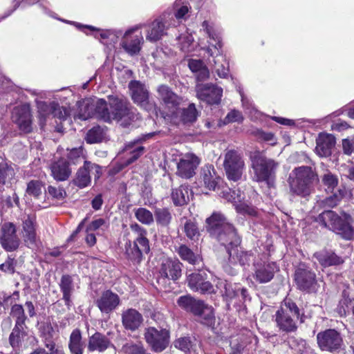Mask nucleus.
Instances as JSON below:
<instances>
[{
	"label": "nucleus",
	"instance_id": "4",
	"mask_svg": "<svg viewBox=\"0 0 354 354\" xmlns=\"http://www.w3.org/2000/svg\"><path fill=\"white\" fill-rule=\"evenodd\" d=\"M317 181V174L308 166L295 168L288 178L290 192L302 197L310 194L313 184Z\"/></svg>",
	"mask_w": 354,
	"mask_h": 354
},
{
	"label": "nucleus",
	"instance_id": "8",
	"mask_svg": "<svg viewBox=\"0 0 354 354\" xmlns=\"http://www.w3.org/2000/svg\"><path fill=\"white\" fill-rule=\"evenodd\" d=\"M21 234L26 246L29 248L38 247L40 243L37 235L38 224L35 213L24 214L21 216Z\"/></svg>",
	"mask_w": 354,
	"mask_h": 354
},
{
	"label": "nucleus",
	"instance_id": "14",
	"mask_svg": "<svg viewBox=\"0 0 354 354\" xmlns=\"http://www.w3.org/2000/svg\"><path fill=\"white\" fill-rule=\"evenodd\" d=\"M129 88L134 103L147 111L154 109V104L149 100V92L145 84L139 81H131Z\"/></svg>",
	"mask_w": 354,
	"mask_h": 354
},
{
	"label": "nucleus",
	"instance_id": "39",
	"mask_svg": "<svg viewBox=\"0 0 354 354\" xmlns=\"http://www.w3.org/2000/svg\"><path fill=\"white\" fill-rule=\"evenodd\" d=\"M354 299L350 297V292L348 287H346L342 291V299H340L337 308V312L341 316H346L351 307L353 306Z\"/></svg>",
	"mask_w": 354,
	"mask_h": 354
},
{
	"label": "nucleus",
	"instance_id": "47",
	"mask_svg": "<svg viewBox=\"0 0 354 354\" xmlns=\"http://www.w3.org/2000/svg\"><path fill=\"white\" fill-rule=\"evenodd\" d=\"M155 218L158 225L166 227L172 220V214L167 208H158L155 211Z\"/></svg>",
	"mask_w": 354,
	"mask_h": 354
},
{
	"label": "nucleus",
	"instance_id": "56",
	"mask_svg": "<svg viewBox=\"0 0 354 354\" xmlns=\"http://www.w3.org/2000/svg\"><path fill=\"white\" fill-rule=\"evenodd\" d=\"M184 232L191 240L197 239L200 235L198 228L195 222L189 220L184 225Z\"/></svg>",
	"mask_w": 354,
	"mask_h": 354
},
{
	"label": "nucleus",
	"instance_id": "36",
	"mask_svg": "<svg viewBox=\"0 0 354 354\" xmlns=\"http://www.w3.org/2000/svg\"><path fill=\"white\" fill-rule=\"evenodd\" d=\"M25 328V326L15 325L12 329L10 335L9 342L13 348H19L25 342L28 336Z\"/></svg>",
	"mask_w": 354,
	"mask_h": 354
},
{
	"label": "nucleus",
	"instance_id": "54",
	"mask_svg": "<svg viewBox=\"0 0 354 354\" xmlns=\"http://www.w3.org/2000/svg\"><path fill=\"white\" fill-rule=\"evenodd\" d=\"M10 315L16 319L15 325L25 326L26 317L24 314L23 306L19 304H15L12 306Z\"/></svg>",
	"mask_w": 354,
	"mask_h": 354
},
{
	"label": "nucleus",
	"instance_id": "5",
	"mask_svg": "<svg viewBox=\"0 0 354 354\" xmlns=\"http://www.w3.org/2000/svg\"><path fill=\"white\" fill-rule=\"evenodd\" d=\"M303 317L296 304L290 299H286L281 308L276 312L275 322L281 330L291 333L297 328L296 319L304 322Z\"/></svg>",
	"mask_w": 354,
	"mask_h": 354
},
{
	"label": "nucleus",
	"instance_id": "59",
	"mask_svg": "<svg viewBox=\"0 0 354 354\" xmlns=\"http://www.w3.org/2000/svg\"><path fill=\"white\" fill-rule=\"evenodd\" d=\"M51 109H53V116L60 120H65L70 114V111L67 108L60 106L55 102L51 103Z\"/></svg>",
	"mask_w": 354,
	"mask_h": 354
},
{
	"label": "nucleus",
	"instance_id": "44",
	"mask_svg": "<svg viewBox=\"0 0 354 354\" xmlns=\"http://www.w3.org/2000/svg\"><path fill=\"white\" fill-rule=\"evenodd\" d=\"M195 316L198 317L202 324L207 326H211L215 319L213 308L204 303H203V308L199 310V314Z\"/></svg>",
	"mask_w": 354,
	"mask_h": 354
},
{
	"label": "nucleus",
	"instance_id": "46",
	"mask_svg": "<svg viewBox=\"0 0 354 354\" xmlns=\"http://www.w3.org/2000/svg\"><path fill=\"white\" fill-rule=\"evenodd\" d=\"M199 113L197 111L195 104H189L187 108H185L181 111L180 118L182 121L187 123L194 122L198 117Z\"/></svg>",
	"mask_w": 354,
	"mask_h": 354
},
{
	"label": "nucleus",
	"instance_id": "28",
	"mask_svg": "<svg viewBox=\"0 0 354 354\" xmlns=\"http://www.w3.org/2000/svg\"><path fill=\"white\" fill-rule=\"evenodd\" d=\"M113 347L110 339L104 335L96 332L89 337L87 348L90 352H104L109 348Z\"/></svg>",
	"mask_w": 354,
	"mask_h": 354
},
{
	"label": "nucleus",
	"instance_id": "11",
	"mask_svg": "<svg viewBox=\"0 0 354 354\" xmlns=\"http://www.w3.org/2000/svg\"><path fill=\"white\" fill-rule=\"evenodd\" d=\"M317 344L324 351L333 352L339 350L343 340L340 334L335 329H327L317 335Z\"/></svg>",
	"mask_w": 354,
	"mask_h": 354
},
{
	"label": "nucleus",
	"instance_id": "34",
	"mask_svg": "<svg viewBox=\"0 0 354 354\" xmlns=\"http://www.w3.org/2000/svg\"><path fill=\"white\" fill-rule=\"evenodd\" d=\"M314 257L324 267L337 266L344 262L342 257H338L332 251L322 250L317 252L314 254Z\"/></svg>",
	"mask_w": 354,
	"mask_h": 354
},
{
	"label": "nucleus",
	"instance_id": "51",
	"mask_svg": "<svg viewBox=\"0 0 354 354\" xmlns=\"http://www.w3.org/2000/svg\"><path fill=\"white\" fill-rule=\"evenodd\" d=\"M346 194V191L344 188L339 189L337 192H335L333 195L324 199L322 201V203L324 207H333L338 204V203L344 197Z\"/></svg>",
	"mask_w": 354,
	"mask_h": 354
},
{
	"label": "nucleus",
	"instance_id": "7",
	"mask_svg": "<svg viewBox=\"0 0 354 354\" xmlns=\"http://www.w3.org/2000/svg\"><path fill=\"white\" fill-rule=\"evenodd\" d=\"M131 228L137 234V237L133 243L126 244V254L131 261L139 262L142 254L149 252L150 250L149 240L146 237L147 231L137 223L131 225Z\"/></svg>",
	"mask_w": 354,
	"mask_h": 354
},
{
	"label": "nucleus",
	"instance_id": "10",
	"mask_svg": "<svg viewBox=\"0 0 354 354\" xmlns=\"http://www.w3.org/2000/svg\"><path fill=\"white\" fill-rule=\"evenodd\" d=\"M144 335L146 342L155 352L162 351L169 344V334L166 329L149 327L145 329Z\"/></svg>",
	"mask_w": 354,
	"mask_h": 354
},
{
	"label": "nucleus",
	"instance_id": "60",
	"mask_svg": "<svg viewBox=\"0 0 354 354\" xmlns=\"http://www.w3.org/2000/svg\"><path fill=\"white\" fill-rule=\"evenodd\" d=\"M39 330L41 335L44 338V344L46 342L53 341L51 338L54 330L50 324L46 322L41 323Z\"/></svg>",
	"mask_w": 354,
	"mask_h": 354
},
{
	"label": "nucleus",
	"instance_id": "55",
	"mask_svg": "<svg viewBox=\"0 0 354 354\" xmlns=\"http://www.w3.org/2000/svg\"><path fill=\"white\" fill-rule=\"evenodd\" d=\"M95 37L99 39L102 43L104 44H111V42H115L118 38L116 32L113 30H102L100 32H96Z\"/></svg>",
	"mask_w": 354,
	"mask_h": 354
},
{
	"label": "nucleus",
	"instance_id": "15",
	"mask_svg": "<svg viewBox=\"0 0 354 354\" xmlns=\"http://www.w3.org/2000/svg\"><path fill=\"white\" fill-rule=\"evenodd\" d=\"M141 27V25H138L127 30L122 37L120 45L125 52L131 55L138 54L141 49L144 41L141 32L138 35H133Z\"/></svg>",
	"mask_w": 354,
	"mask_h": 354
},
{
	"label": "nucleus",
	"instance_id": "49",
	"mask_svg": "<svg viewBox=\"0 0 354 354\" xmlns=\"http://www.w3.org/2000/svg\"><path fill=\"white\" fill-rule=\"evenodd\" d=\"M15 171L7 162L0 157V183L4 184L7 180H12L15 176Z\"/></svg>",
	"mask_w": 354,
	"mask_h": 354
},
{
	"label": "nucleus",
	"instance_id": "3",
	"mask_svg": "<svg viewBox=\"0 0 354 354\" xmlns=\"http://www.w3.org/2000/svg\"><path fill=\"white\" fill-rule=\"evenodd\" d=\"M250 159L253 170L252 179L259 183L265 182L268 187H272L278 162L257 151L250 153Z\"/></svg>",
	"mask_w": 354,
	"mask_h": 354
},
{
	"label": "nucleus",
	"instance_id": "62",
	"mask_svg": "<svg viewBox=\"0 0 354 354\" xmlns=\"http://www.w3.org/2000/svg\"><path fill=\"white\" fill-rule=\"evenodd\" d=\"M48 192L53 198L57 200H63L66 196V191L60 187L48 186Z\"/></svg>",
	"mask_w": 354,
	"mask_h": 354
},
{
	"label": "nucleus",
	"instance_id": "19",
	"mask_svg": "<svg viewBox=\"0 0 354 354\" xmlns=\"http://www.w3.org/2000/svg\"><path fill=\"white\" fill-rule=\"evenodd\" d=\"M187 283L192 290L201 294L212 293L214 290L212 284L207 280V274L205 271L189 274Z\"/></svg>",
	"mask_w": 354,
	"mask_h": 354
},
{
	"label": "nucleus",
	"instance_id": "40",
	"mask_svg": "<svg viewBox=\"0 0 354 354\" xmlns=\"http://www.w3.org/2000/svg\"><path fill=\"white\" fill-rule=\"evenodd\" d=\"M178 45L185 54H189L194 50V38L188 32L181 34L178 37Z\"/></svg>",
	"mask_w": 354,
	"mask_h": 354
},
{
	"label": "nucleus",
	"instance_id": "48",
	"mask_svg": "<svg viewBox=\"0 0 354 354\" xmlns=\"http://www.w3.org/2000/svg\"><path fill=\"white\" fill-rule=\"evenodd\" d=\"M202 28L204 30V31H205L206 34L208 35L209 39L216 41V44L209 42V45L214 47V48H216L217 50L221 48L222 44L221 42V38L214 29L213 26H210L208 21H205L202 24Z\"/></svg>",
	"mask_w": 354,
	"mask_h": 354
},
{
	"label": "nucleus",
	"instance_id": "18",
	"mask_svg": "<svg viewBox=\"0 0 354 354\" xmlns=\"http://www.w3.org/2000/svg\"><path fill=\"white\" fill-rule=\"evenodd\" d=\"M229 254V261L225 266L224 268L227 272L234 275L237 272L239 266H243L249 261V254L248 252L243 251L238 246H232L231 248H227Z\"/></svg>",
	"mask_w": 354,
	"mask_h": 354
},
{
	"label": "nucleus",
	"instance_id": "22",
	"mask_svg": "<svg viewBox=\"0 0 354 354\" xmlns=\"http://www.w3.org/2000/svg\"><path fill=\"white\" fill-rule=\"evenodd\" d=\"M182 263L178 260L167 259L162 261L159 270L160 280L171 279L177 280L181 276Z\"/></svg>",
	"mask_w": 354,
	"mask_h": 354
},
{
	"label": "nucleus",
	"instance_id": "6",
	"mask_svg": "<svg viewBox=\"0 0 354 354\" xmlns=\"http://www.w3.org/2000/svg\"><path fill=\"white\" fill-rule=\"evenodd\" d=\"M317 221L346 239H351L353 236V229L351 225V218L348 214H344L340 217L335 212L328 210L320 214Z\"/></svg>",
	"mask_w": 354,
	"mask_h": 354
},
{
	"label": "nucleus",
	"instance_id": "17",
	"mask_svg": "<svg viewBox=\"0 0 354 354\" xmlns=\"http://www.w3.org/2000/svg\"><path fill=\"white\" fill-rule=\"evenodd\" d=\"M197 97L208 104H218L223 94V89L214 84H198L196 86Z\"/></svg>",
	"mask_w": 354,
	"mask_h": 354
},
{
	"label": "nucleus",
	"instance_id": "29",
	"mask_svg": "<svg viewBox=\"0 0 354 354\" xmlns=\"http://www.w3.org/2000/svg\"><path fill=\"white\" fill-rule=\"evenodd\" d=\"M50 169L53 177L58 181L67 180L72 173V170L69 167V162L63 158L53 162L50 166Z\"/></svg>",
	"mask_w": 354,
	"mask_h": 354
},
{
	"label": "nucleus",
	"instance_id": "38",
	"mask_svg": "<svg viewBox=\"0 0 354 354\" xmlns=\"http://www.w3.org/2000/svg\"><path fill=\"white\" fill-rule=\"evenodd\" d=\"M60 290L63 293V299L65 304L68 306H71V297L74 290L73 280L69 275H63L59 283Z\"/></svg>",
	"mask_w": 354,
	"mask_h": 354
},
{
	"label": "nucleus",
	"instance_id": "37",
	"mask_svg": "<svg viewBox=\"0 0 354 354\" xmlns=\"http://www.w3.org/2000/svg\"><path fill=\"white\" fill-rule=\"evenodd\" d=\"M89 165V161L84 160V166L78 169L73 179L74 184L80 188L88 186L91 183Z\"/></svg>",
	"mask_w": 354,
	"mask_h": 354
},
{
	"label": "nucleus",
	"instance_id": "45",
	"mask_svg": "<svg viewBox=\"0 0 354 354\" xmlns=\"http://www.w3.org/2000/svg\"><path fill=\"white\" fill-rule=\"evenodd\" d=\"M44 184L38 180H32L27 183L26 195L38 199L43 194Z\"/></svg>",
	"mask_w": 354,
	"mask_h": 354
},
{
	"label": "nucleus",
	"instance_id": "27",
	"mask_svg": "<svg viewBox=\"0 0 354 354\" xmlns=\"http://www.w3.org/2000/svg\"><path fill=\"white\" fill-rule=\"evenodd\" d=\"M315 152L320 157H328L331 154L335 145V138L328 133H320L316 140Z\"/></svg>",
	"mask_w": 354,
	"mask_h": 354
},
{
	"label": "nucleus",
	"instance_id": "41",
	"mask_svg": "<svg viewBox=\"0 0 354 354\" xmlns=\"http://www.w3.org/2000/svg\"><path fill=\"white\" fill-rule=\"evenodd\" d=\"M177 253L182 260L188 262L192 265L198 264L201 261V257L196 254L185 245H181L177 250Z\"/></svg>",
	"mask_w": 354,
	"mask_h": 354
},
{
	"label": "nucleus",
	"instance_id": "64",
	"mask_svg": "<svg viewBox=\"0 0 354 354\" xmlns=\"http://www.w3.org/2000/svg\"><path fill=\"white\" fill-rule=\"evenodd\" d=\"M243 120L242 113L236 110H232L227 113L225 118L224 122L225 124L232 122H241Z\"/></svg>",
	"mask_w": 354,
	"mask_h": 354
},
{
	"label": "nucleus",
	"instance_id": "26",
	"mask_svg": "<svg viewBox=\"0 0 354 354\" xmlns=\"http://www.w3.org/2000/svg\"><path fill=\"white\" fill-rule=\"evenodd\" d=\"M120 303L119 296L111 290H106L97 299L96 304L103 313H109L115 310Z\"/></svg>",
	"mask_w": 354,
	"mask_h": 354
},
{
	"label": "nucleus",
	"instance_id": "42",
	"mask_svg": "<svg viewBox=\"0 0 354 354\" xmlns=\"http://www.w3.org/2000/svg\"><path fill=\"white\" fill-rule=\"evenodd\" d=\"M201 176L205 186L209 189L214 190L218 184V178L215 176L214 168L211 166H205L202 169Z\"/></svg>",
	"mask_w": 354,
	"mask_h": 354
},
{
	"label": "nucleus",
	"instance_id": "21",
	"mask_svg": "<svg viewBox=\"0 0 354 354\" xmlns=\"http://www.w3.org/2000/svg\"><path fill=\"white\" fill-rule=\"evenodd\" d=\"M169 26H175V24H167L165 19H156L147 26L146 39L153 43L160 40L167 34Z\"/></svg>",
	"mask_w": 354,
	"mask_h": 354
},
{
	"label": "nucleus",
	"instance_id": "43",
	"mask_svg": "<svg viewBox=\"0 0 354 354\" xmlns=\"http://www.w3.org/2000/svg\"><path fill=\"white\" fill-rule=\"evenodd\" d=\"M144 147L138 145L137 142H130L124 147V151L130 153V157L128 158L124 163L127 166L135 160H136L144 152Z\"/></svg>",
	"mask_w": 354,
	"mask_h": 354
},
{
	"label": "nucleus",
	"instance_id": "12",
	"mask_svg": "<svg viewBox=\"0 0 354 354\" xmlns=\"http://www.w3.org/2000/svg\"><path fill=\"white\" fill-rule=\"evenodd\" d=\"M0 244L8 252L15 251L19 248L21 240L17 234V227L14 223L8 222L2 225L0 231Z\"/></svg>",
	"mask_w": 354,
	"mask_h": 354
},
{
	"label": "nucleus",
	"instance_id": "25",
	"mask_svg": "<svg viewBox=\"0 0 354 354\" xmlns=\"http://www.w3.org/2000/svg\"><path fill=\"white\" fill-rule=\"evenodd\" d=\"M295 281L300 290L313 291L315 290L316 275L310 270L298 268L295 272Z\"/></svg>",
	"mask_w": 354,
	"mask_h": 354
},
{
	"label": "nucleus",
	"instance_id": "1",
	"mask_svg": "<svg viewBox=\"0 0 354 354\" xmlns=\"http://www.w3.org/2000/svg\"><path fill=\"white\" fill-rule=\"evenodd\" d=\"M97 116L104 122L116 120L123 127H128L140 118L136 109L123 97L109 96V102L98 99L95 105Z\"/></svg>",
	"mask_w": 354,
	"mask_h": 354
},
{
	"label": "nucleus",
	"instance_id": "9",
	"mask_svg": "<svg viewBox=\"0 0 354 354\" xmlns=\"http://www.w3.org/2000/svg\"><path fill=\"white\" fill-rule=\"evenodd\" d=\"M223 167L230 180L238 181L242 177L245 162L242 156L235 150H230L225 154Z\"/></svg>",
	"mask_w": 354,
	"mask_h": 354
},
{
	"label": "nucleus",
	"instance_id": "31",
	"mask_svg": "<svg viewBox=\"0 0 354 354\" xmlns=\"http://www.w3.org/2000/svg\"><path fill=\"white\" fill-rule=\"evenodd\" d=\"M158 93L159 98L169 108H175L181 103L182 99L166 85L160 86Z\"/></svg>",
	"mask_w": 354,
	"mask_h": 354
},
{
	"label": "nucleus",
	"instance_id": "16",
	"mask_svg": "<svg viewBox=\"0 0 354 354\" xmlns=\"http://www.w3.org/2000/svg\"><path fill=\"white\" fill-rule=\"evenodd\" d=\"M222 194L223 198L234 204L238 212L252 216L257 215V212L255 207L245 203H242L245 199V195L241 190H231L229 189L228 191H223Z\"/></svg>",
	"mask_w": 354,
	"mask_h": 354
},
{
	"label": "nucleus",
	"instance_id": "58",
	"mask_svg": "<svg viewBox=\"0 0 354 354\" xmlns=\"http://www.w3.org/2000/svg\"><path fill=\"white\" fill-rule=\"evenodd\" d=\"M216 58L214 59L216 73L220 77H225L228 73V66H225L221 63L225 59L222 55H217Z\"/></svg>",
	"mask_w": 354,
	"mask_h": 354
},
{
	"label": "nucleus",
	"instance_id": "33",
	"mask_svg": "<svg viewBox=\"0 0 354 354\" xmlns=\"http://www.w3.org/2000/svg\"><path fill=\"white\" fill-rule=\"evenodd\" d=\"M225 289L224 295L227 299L231 301L237 299L239 301H245L248 295L245 288H242L240 285L236 283H224Z\"/></svg>",
	"mask_w": 354,
	"mask_h": 354
},
{
	"label": "nucleus",
	"instance_id": "2",
	"mask_svg": "<svg viewBox=\"0 0 354 354\" xmlns=\"http://www.w3.org/2000/svg\"><path fill=\"white\" fill-rule=\"evenodd\" d=\"M207 230L226 249L229 246H239L241 242L236 230L225 216L218 212H214L206 219Z\"/></svg>",
	"mask_w": 354,
	"mask_h": 354
},
{
	"label": "nucleus",
	"instance_id": "61",
	"mask_svg": "<svg viewBox=\"0 0 354 354\" xmlns=\"http://www.w3.org/2000/svg\"><path fill=\"white\" fill-rule=\"evenodd\" d=\"M122 351L126 354H142L145 349L140 344H133L130 342L127 343L123 346Z\"/></svg>",
	"mask_w": 354,
	"mask_h": 354
},
{
	"label": "nucleus",
	"instance_id": "30",
	"mask_svg": "<svg viewBox=\"0 0 354 354\" xmlns=\"http://www.w3.org/2000/svg\"><path fill=\"white\" fill-rule=\"evenodd\" d=\"M176 303L181 309L196 315L199 314V310L203 308V301L190 295H184L178 298Z\"/></svg>",
	"mask_w": 354,
	"mask_h": 354
},
{
	"label": "nucleus",
	"instance_id": "35",
	"mask_svg": "<svg viewBox=\"0 0 354 354\" xmlns=\"http://www.w3.org/2000/svg\"><path fill=\"white\" fill-rule=\"evenodd\" d=\"M191 191L187 185H180L173 189L171 197L176 206H182L189 201Z\"/></svg>",
	"mask_w": 354,
	"mask_h": 354
},
{
	"label": "nucleus",
	"instance_id": "53",
	"mask_svg": "<svg viewBox=\"0 0 354 354\" xmlns=\"http://www.w3.org/2000/svg\"><path fill=\"white\" fill-rule=\"evenodd\" d=\"M104 130L100 127H94L90 129L86 137V140L88 143H96L102 141L104 137Z\"/></svg>",
	"mask_w": 354,
	"mask_h": 354
},
{
	"label": "nucleus",
	"instance_id": "20",
	"mask_svg": "<svg viewBox=\"0 0 354 354\" xmlns=\"http://www.w3.org/2000/svg\"><path fill=\"white\" fill-rule=\"evenodd\" d=\"M200 164L199 158L193 153L184 155L177 165V174L183 178H190Z\"/></svg>",
	"mask_w": 354,
	"mask_h": 354
},
{
	"label": "nucleus",
	"instance_id": "13",
	"mask_svg": "<svg viewBox=\"0 0 354 354\" xmlns=\"http://www.w3.org/2000/svg\"><path fill=\"white\" fill-rule=\"evenodd\" d=\"M253 266L252 277L259 283L270 281L274 274L279 270L277 263L273 261L257 260Z\"/></svg>",
	"mask_w": 354,
	"mask_h": 354
},
{
	"label": "nucleus",
	"instance_id": "57",
	"mask_svg": "<svg viewBox=\"0 0 354 354\" xmlns=\"http://www.w3.org/2000/svg\"><path fill=\"white\" fill-rule=\"evenodd\" d=\"M68 158L75 165L84 161L86 156L84 149L82 147L72 149L68 153Z\"/></svg>",
	"mask_w": 354,
	"mask_h": 354
},
{
	"label": "nucleus",
	"instance_id": "24",
	"mask_svg": "<svg viewBox=\"0 0 354 354\" xmlns=\"http://www.w3.org/2000/svg\"><path fill=\"white\" fill-rule=\"evenodd\" d=\"M12 120L24 133L32 131V115L28 106L15 108L12 112Z\"/></svg>",
	"mask_w": 354,
	"mask_h": 354
},
{
	"label": "nucleus",
	"instance_id": "52",
	"mask_svg": "<svg viewBox=\"0 0 354 354\" xmlns=\"http://www.w3.org/2000/svg\"><path fill=\"white\" fill-rule=\"evenodd\" d=\"M322 181L326 190L328 192H333L338 184L337 177L330 171H327L323 175Z\"/></svg>",
	"mask_w": 354,
	"mask_h": 354
},
{
	"label": "nucleus",
	"instance_id": "32",
	"mask_svg": "<svg viewBox=\"0 0 354 354\" xmlns=\"http://www.w3.org/2000/svg\"><path fill=\"white\" fill-rule=\"evenodd\" d=\"M86 344L82 339V332L80 329H74L70 336L68 348L71 354H83Z\"/></svg>",
	"mask_w": 354,
	"mask_h": 354
},
{
	"label": "nucleus",
	"instance_id": "63",
	"mask_svg": "<svg viewBox=\"0 0 354 354\" xmlns=\"http://www.w3.org/2000/svg\"><path fill=\"white\" fill-rule=\"evenodd\" d=\"M342 149L344 153L346 155L354 154V135L342 140Z\"/></svg>",
	"mask_w": 354,
	"mask_h": 354
},
{
	"label": "nucleus",
	"instance_id": "23",
	"mask_svg": "<svg viewBox=\"0 0 354 354\" xmlns=\"http://www.w3.org/2000/svg\"><path fill=\"white\" fill-rule=\"evenodd\" d=\"M122 324L125 330L131 332L138 330L143 322L142 315L136 309L129 308L121 313Z\"/></svg>",
	"mask_w": 354,
	"mask_h": 354
},
{
	"label": "nucleus",
	"instance_id": "50",
	"mask_svg": "<svg viewBox=\"0 0 354 354\" xmlns=\"http://www.w3.org/2000/svg\"><path fill=\"white\" fill-rule=\"evenodd\" d=\"M135 216L142 224L149 225L153 223L152 213L146 208L139 207L134 209Z\"/></svg>",
	"mask_w": 354,
	"mask_h": 354
}]
</instances>
